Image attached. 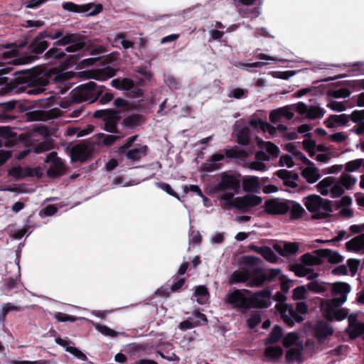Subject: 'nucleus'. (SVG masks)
Returning a JSON list of instances; mask_svg holds the SVG:
<instances>
[{"mask_svg": "<svg viewBox=\"0 0 364 364\" xmlns=\"http://www.w3.org/2000/svg\"><path fill=\"white\" fill-rule=\"evenodd\" d=\"M36 59L33 55H26L16 58L7 62V65L0 68V85H5L3 88L5 92L19 94L26 92L28 95H38L41 93L43 87L46 85L48 80L31 70H16L14 79L9 80L5 75L9 73L13 68L10 65H23L33 62Z\"/></svg>", "mask_w": 364, "mask_h": 364, "instance_id": "f257e3e1", "label": "nucleus"}, {"mask_svg": "<svg viewBox=\"0 0 364 364\" xmlns=\"http://www.w3.org/2000/svg\"><path fill=\"white\" fill-rule=\"evenodd\" d=\"M85 47V37L80 33H67L60 39L53 43V46L46 53L47 60H61L65 58L63 66L65 68L73 67L79 63L78 55H68V53H74Z\"/></svg>", "mask_w": 364, "mask_h": 364, "instance_id": "f03ea898", "label": "nucleus"}, {"mask_svg": "<svg viewBox=\"0 0 364 364\" xmlns=\"http://www.w3.org/2000/svg\"><path fill=\"white\" fill-rule=\"evenodd\" d=\"M244 292L251 294L248 289H235L225 296L226 302L241 314H246L251 309H267L272 304V291L269 288L255 291L250 297Z\"/></svg>", "mask_w": 364, "mask_h": 364, "instance_id": "7ed1b4c3", "label": "nucleus"}, {"mask_svg": "<svg viewBox=\"0 0 364 364\" xmlns=\"http://www.w3.org/2000/svg\"><path fill=\"white\" fill-rule=\"evenodd\" d=\"M105 88L103 85H97L96 82L90 81L77 87L73 95V100L77 103L82 102L92 103L100 97V102L102 105L107 104L113 100L114 94L106 92L102 95Z\"/></svg>", "mask_w": 364, "mask_h": 364, "instance_id": "20e7f679", "label": "nucleus"}, {"mask_svg": "<svg viewBox=\"0 0 364 364\" xmlns=\"http://www.w3.org/2000/svg\"><path fill=\"white\" fill-rule=\"evenodd\" d=\"M357 178L349 173H342L339 179L336 181L333 177H326L320 181V195L326 196L330 189L332 198H339L346 189H350L356 183Z\"/></svg>", "mask_w": 364, "mask_h": 364, "instance_id": "39448f33", "label": "nucleus"}, {"mask_svg": "<svg viewBox=\"0 0 364 364\" xmlns=\"http://www.w3.org/2000/svg\"><path fill=\"white\" fill-rule=\"evenodd\" d=\"M320 311L327 321L320 320V343L333 333V328L331 324L333 320L342 321L348 316V311L346 309L333 308L327 306V304H320Z\"/></svg>", "mask_w": 364, "mask_h": 364, "instance_id": "423d86ee", "label": "nucleus"}, {"mask_svg": "<svg viewBox=\"0 0 364 364\" xmlns=\"http://www.w3.org/2000/svg\"><path fill=\"white\" fill-rule=\"evenodd\" d=\"M274 299L277 301L275 309L280 314V317L289 327H293L295 323H301L304 317L298 314L292 306L285 303L287 296L281 291H277Z\"/></svg>", "mask_w": 364, "mask_h": 364, "instance_id": "0eeeda50", "label": "nucleus"}, {"mask_svg": "<svg viewBox=\"0 0 364 364\" xmlns=\"http://www.w3.org/2000/svg\"><path fill=\"white\" fill-rule=\"evenodd\" d=\"M240 188V179L233 174L223 172L220 174V180L217 184L218 192L223 193L220 198L226 202H231L234 194L239 192Z\"/></svg>", "mask_w": 364, "mask_h": 364, "instance_id": "6e6552de", "label": "nucleus"}, {"mask_svg": "<svg viewBox=\"0 0 364 364\" xmlns=\"http://www.w3.org/2000/svg\"><path fill=\"white\" fill-rule=\"evenodd\" d=\"M93 117L101 119L104 122L103 128L110 133L119 134L117 124L122 119L121 112L113 109L96 110L93 113Z\"/></svg>", "mask_w": 364, "mask_h": 364, "instance_id": "1a4fd4ad", "label": "nucleus"}, {"mask_svg": "<svg viewBox=\"0 0 364 364\" xmlns=\"http://www.w3.org/2000/svg\"><path fill=\"white\" fill-rule=\"evenodd\" d=\"M350 291L351 287L348 283L335 282L331 285L333 298L323 301L320 299V304H327V306L330 305L333 308H338L346 301L348 294Z\"/></svg>", "mask_w": 364, "mask_h": 364, "instance_id": "9d476101", "label": "nucleus"}, {"mask_svg": "<svg viewBox=\"0 0 364 364\" xmlns=\"http://www.w3.org/2000/svg\"><path fill=\"white\" fill-rule=\"evenodd\" d=\"M281 273L279 269H271L265 272L261 267L254 268L250 272V281L247 286L250 287H260L266 282H272Z\"/></svg>", "mask_w": 364, "mask_h": 364, "instance_id": "9b49d317", "label": "nucleus"}, {"mask_svg": "<svg viewBox=\"0 0 364 364\" xmlns=\"http://www.w3.org/2000/svg\"><path fill=\"white\" fill-rule=\"evenodd\" d=\"M289 200L273 198L265 200L264 211L271 215H282L289 212Z\"/></svg>", "mask_w": 364, "mask_h": 364, "instance_id": "f8f14e48", "label": "nucleus"}, {"mask_svg": "<svg viewBox=\"0 0 364 364\" xmlns=\"http://www.w3.org/2000/svg\"><path fill=\"white\" fill-rule=\"evenodd\" d=\"M154 350V346L151 343H133L128 346L127 353L130 359L138 360L142 357L150 355Z\"/></svg>", "mask_w": 364, "mask_h": 364, "instance_id": "ddd939ff", "label": "nucleus"}, {"mask_svg": "<svg viewBox=\"0 0 364 364\" xmlns=\"http://www.w3.org/2000/svg\"><path fill=\"white\" fill-rule=\"evenodd\" d=\"M63 8L68 11L74 12V13H86L89 12L87 16H92L97 15L100 14L102 9L103 6L102 4H95L94 3H88L85 4H76L73 2L68 1L64 2L62 4Z\"/></svg>", "mask_w": 364, "mask_h": 364, "instance_id": "4468645a", "label": "nucleus"}, {"mask_svg": "<svg viewBox=\"0 0 364 364\" xmlns=\"http://www.w3.org/2000/svg\"><path fill=\"white\" fill-rule=\"evenodd\" d=\"M262 202L260 196L255 195H245L242 197H237L234 199L233 205L242 213H247Z\"/></svg>", "mask_w": 364, "mask_h": 364, "instance_id": "2eb2a0df", "label": "nucleus"}, {"mask_svg": "<svg viewBox=\"0 0 364 364\" xmlns=\"http://www.w3.org/2000/svg\"><path fill=\"white\" fill-rule=\"evenodd\" d=\"M92 151L85 143L74 145L70 149V158L73 162L85 163L92 158Z\"/></svg>", "mask_w": 364, "mask_h": 364, "instance_id": "dca6fc26", "label": "nucleus"}, {"mask_svg": "<svg viewBox=\"0 0 364 364\" xmlns=\"http://www.w3.org/2000/svg\"><path fill=\"white\" fill-rule=\"evenodd\" d=\"M16 104V101L0 104V122H9L17 118Z\"/></svg>", "mask_w": 364, "mask_h": 364, "instance_id": "f3484780", "label": "nucleus"}, {"mask_svg": "<svg viewBox=\"0 0 364 364\" xmlns=\"http://www.w3.org/2000/svg\"><path fill=\"white\" fill-rule=\"evenodd\" d=\"M49 46V43L46 41L45 36L39 32L29 43L28 50L35 55L42 54Z\"/></svg>", "mask_w": 364, "mask_h": 364, "instance_id": "a211bd4d", "label": "nucleus"}, {"mask_svg": "<svg viewBox=\"0 0 364 364\" xmlns=\"http://www.w3.org/2000/svg\"><path fill=\"white\" fill-rule=\"evenodd\" d=\"M149 148L146 145L141 146L139 148L127 149L124 152H117L120 157H126L127 159L134 162L138 161L145 156H146Z\"/></svg>", "mask_w": 364, "mask_h": 364, "instance_id": "6ab92c4d", "label": "nucleus"}, {"mask_svg": "<svg viewBox=\"0 0 364 364\" xmlns=\"http://www.w3.org/2000/svg\"><path fill=\"white\" fill-rule=\"evenodd\" d=\"M224 160V154L221 152L213 154L201 166V169L205 172H213L221 168L223 164L220 161Z\"/></svg>", "mask_w": 364, "mask_h": 364, "instance_id": "aec40b11", "label": "nucleus"}, {"mask_svg": "<svg viewBox=\"0 0 364 364\" xmlns=\"http://www.w3.org/2000/svg\"><path fill=\"white\" fill-rule=\"evenodd\" d=\"M280 179L283 180L284 185L287 187L295 188L298 186L296 181L299 179V175L296 173L288 171L287 169H280L274 173Z\"/></svg>", "mask_w": 364, "mask_h": 364, "instance_id": "412c9836", "label": "nucleus"}, {"mask_svg": "<svg viewBox=\"0 0 364 364\" xmlns=\"http://www.w3.org/2000/svg\"><path fill=\"white\" fill-rule=\"evenodd\" d=\"M343 261V257L336 251L320 248V265L325 262L338 264Z\"/></svg>", "mask_w": 364, "mask_h": 364, "instance_id": "4be33fe9", "label": "nucleus"}, {"mask_svg": "<svg viewBox=\"0 0 364 364\" xmlns=\"http://www.w3.org/2000/svg\"><path fill=\"white\" fill-rule=\"evenodd\" d=\"M243 191L246 193H259L260 183L258 177L245 176L242 181Z\"/></svg>", "mask_w": 364, "mask_h": 364, "instance_id": "5701e85b", "label": "nucleus"}, {"mask_svg": "<svg viewBox=\"0 0 364 364\" xmlns=\"http://www.w3.org/2000/svg\"><path fill=\"white\" fill-rule=\"evenodd\" d=\"M68 168L62 159H57L52 163L47 171V176L49 178H57L64 176L67 173Z\"/></svg>", "mask_w": 364, "mask_h": 364, "instance_id": "b1692460", "label": "nucleus"}, {"mask_svg": "<svg viewBox=\"0 0 364 364\" xmlns=\"http://www.w3.org/2000/svg\"><path fill=\"white\" fill-rule=\"evenodd\" d=\"M350 122V116L346 114L330 115L323 122L328 128L345 126Z\"/></svg>", "mask_w": 364, "mask_h": 364, "instance_id": "393cba45", "label": "nucleus"}, {"mask_svg": "<svg viewBox=\"0 0 364 364\" xmlns=\"http://www.w3.org/2000/svg\"><path fill=\"white\" fill-rule=\"evenodd\" d=\"M145 117L139 114H132L122 120V126L126 129H133L145 122Z\"/></svg>", "mask_w": 364, "mask_h": 364, "instance_id": "a878e982", "label": "nucleus"}, {"mask_svg": "<svg viewBox=\"0 0 364 364\" xmlns=\"http://www.w3.org/2000/svg\"><path fill=\"white\" fill-rule=\"evenodd\" d=\"M31 114L36 116V119L37 120H50L56 119L61 115V110L59 108H52L48 110H37Z\"/></svg>", "mask_w": 364, "mask_h": 364, "instance_id": "bb28decb", "label": "nucleus"}, {"mask_svg": "<svg viewBox=\"0 0 364 364\" xmlns=\"http://www.w3.org/2000/svg\"><path fill=\"white\" fill-rule=\"evenodd\" d=\"M283 354V349L279 346H267L264 351V355L267 360L273 363L278 362Z\"/></svg>", "mask_w": 364, "mask_h": 364, "instance_id": "cd10ccee", "label": "nucleus"}, {"mask_svg": "<svg viewBox=\"0 0 364 364\" xmlns=\"http://www.w3.org/2000/svg\"><path fill=\"white\" fill-rule=\"evenodd\" d=\"M117 70L110 67L107 66L101 69L95 70L92 72L91 77L97 80H106L114 77Z\"/></svg>", "mask_w": 364, "mask_h": 364, "instance_id": "c85d7f7f", "label": "nucleus"}, {"mask_svg": "<svg viewBox=\"0 0 364 364\" xmlns=\"http://www.w3.org/2000/svg\"><path fill=\"white\" fill-rule=\"evenodd\" d=\"M304 205L307 210L313 213V218L318 220V196H309L306 198Z\"/></svg>", "mask_w": 364, "mask_h": 364, "instance_id": "c756f323", "label": "nucleus"}, {"mask_svg": "<svg viewBox=\"0 0 364 364\" xmlns=\"http://www.w3.org/2000/svg\"><path fill=\"white\" fill-rule=\"evenodd\" d=\"M348 250L353 252L364 251V233L351 239L346 243Z\"/></svg>", "mask_w": 364, "mask_h": 364, "instance_id": "7c9ffc66", "label": "nucleus"}, {"mask_svg": "<svg viewBox=\"0 0 364 364\" xmlns=\"http://www.w3.org/2000/svg\"><path fill=\"white\" fill-rule=\"evenodd\" d=\"M283 337V329L279 325H275L272 331L269 333V336L266 338L264 344L269 346L278 343Z\"/></svg>", "mask_w": 364, "mask_h": 364, "instance_id": "2f4dec72", "label": "nucleus"}, {"mask_svg": "<svg viewBox=\"0 0 364 364\" xmlns=\"http://www.w3.org/2000/svg\"><path fill=\"white\" fill-rule=\"evenodd\" d=\"M250 281V272L248 270L234 271L230 277V284L245 283Z\"/></svg>", "mask_w": 364, "mask_h": 364, "instance_id": "473e14b6", "label": "nucleus"}, {"mask_svg": "<svg viewBox=\"0 0 364 364\" xmlns=\"http://www.w3.org/2000/svg\"><path fill=\"white\" fill-rule=\"evenodd\" d=\"M333 207L332 201L320 198V220L332 216Z\"/></svg>", "mask_w": 364, "mask_h": 364, "instance_id": "72a5a7b5", "label": "nucleus"}, {"mask_svg": "<svg viewBox=\"0 0 364 364\" xmlns=\"http://www.w3.org/2000/svg\"><path fill=\"white\" fill-rule=\"evenodd\" d=\"M257 144L260 148H265L267 152L272 156L277 157L279 153L277 146L271 141H264L262 139L257 137Z\"/></svg>", "mask_w": 364, "mask_h": 364, "instance_id": "f704fd0d", "label": "nucleus"}, {"mask_svg": "<svg viewBox=\"0 0 364 364\" xmlns=\"http://www.w3.org/2000/svg\"><path fill=\"white\" fill-rule=\"evenodd\" d=\"M286 362L288 364L294 363L295 361H302L301 350L299 348H291L286 352L285 354Z\"/></svg>", "mask_w": 364, "mask_h": 364, "instance_id": "c9c22d12", "label": "nucleus"}, {"mask_svg": "<svg viewBox=\"0 0 364 364\" xmlns=\"http://www.w3.org/2000/svg\"><path fill=\"white\" fill-rule=\"evenodd\" d=\"M289 206H290L289 211L291 220H292L299 219L304 213V209L302 206L294 200H289Z\"/></svg>", "mask_w": 364, "mask_h": 364, "instance_id": "e433bc0d", "label": "nucleus"}, {"mask_svg": "<svg viewBox=\"0 0 364 364\" xmlns=\"http://www.w3.org/2000/svg\"><path fill=\"white\" fill-rule=\"evenodd\" d=\"M41 33L45 36L46 38H49L50 40H58L64 36V31L60 28H54L52 27L47 28L43 31H41Z\"/></svg>", "mask_w": 364, "mask_h": 364, "instance_id": "4c0bfd02", "label": "nucleus"}, {"mask_svg": "<svg viewBox=\"0 0 364 364\" xmlns=\"http://www.w3.org/2000/svg\"><path fill=\"white\" fill-rule=\"evenodd\" d=\"M224 157L226 156L228 159H238L241 157L247 156V153L242 149H239L237 146L231 149H225L222 150Z\"/></svg>", "mask_w": 364, "mask_h": 364, "instance_id": "58836bf2", "label": "nucleus"}, {"mask_svg": "<svg viewBox=\"0 0 364 364\" xmlns=\"http://www.w3.org/2000/svg\"><path fill=\"white\" fill-rule=\"evenodd\" d=\"M112 85L119 90H129L134 87V82L129 78L122 80L115 79L112 80Z\"/></svg>", "mask_w": 364, "mask_h": 364, "instance_id": "ea45409f", "label": "nucleus"}, {"mask_svg": "<svg viewBox=\"0 0 364 364\" xmlns=\"http://www.w3.org/2000/svg\"><path fill=\"white\" fill-rule=\"evenodd\" d=\"M21 308L12 303L4 304L1 308L0 313V321L4 323L8 314L11 311H20Z\"/></svg>", "mask_w": 364, "mask_h": 364, "instance_id": "a19ab883", "label": "nucleus"}, {"mask_svg": "<svg viewBox=\"0 0 364 364\" xmlns=\"http://www.w3.org/2000/svg\"><path fill=\"white\" fill-rule=\"evenodd\" d=\"M31 171V168L23 171L21 166H14L9 170V173L16 179H21L26 176H33Z\"/></svg>", "mask_w": 364, "mask_h": 364, "instance_id": "79ce46f5", "label": "nucleus"}, {"mask_svg": "<svg viewBox=\"0 0 364 364\" xmlns=\"http://www.w3.org/2000/svg\"><path fill=\"white\" fill-rule=\"evenodd\" d=\"M250 141L249 128L246 127H242L237 134V142L242 146H246L249 144Z\"/></svg>", "mask_w": 364, "mask_h": 364, "instance_id": "37998d69", "label": "nucleus"}, {"mask_svg": "<svg viewBox=\"0 0 364 364\" xmlns=\"http://www.w3.org/2000/svg\"><path fill=\"white\" fill-rule=\"evenodd\" d=\"M301 175L309 183H314L318 179V173L316 170L311 167L303 169Z\"/></svg>", "mask_w": 364, "mask_h": 364, "instance_id": "c03bdc74", "label": "nucleus"}, {"mask_svg": "<svg viewBox=\"0 0 364 364\" xmlns=\"http://www.w3.org/2000/svg\"><path fill=\"white\" fill-rule=\"evenodd\" d=\"M262 321V315L259 311H252L250 314V316L247 320V326L253 329Z\"/></svg>", "mask_w": 364, "mask_h": 364, "instance_id": "a18cd8bd", "label": "nucleus"}, {"mask_svg": "<svg viewBox=\"0 0 364 364\" xmlns=\"http://www.w3.org/2000/svg\"><path fill=\"white\" fill-rule=\"evenodd\" d=\"M194 296L198 297L197 301L203 304L205 303V297L209 295L208 288L204 285H199L196 287Z\"/></svg>", "mask_w": 364, "mask_h": 364, "instance_id": "49530a36", "label": "nucleus"}, {"mask_svg": "<svg viewBox=\"0 0 364 364\" xmlns=\"http://www.w3.org/2000/svg\"><path fill=\"white\" fill-rule=\"evenodd\" d=\"M277 250L282 256L293 255L298 252L299 245L296 242H286L284 249H281L280 250L277 249Z\"/></svg>", "mask_w": 364, "mask_h": 364, "instance_id": "de8ad7c7", "label": "nucleus"}, {"mask_svg": "<svg viewBox=\"0 0 364 364\" xmlns=\"http://www.w3.org/2000/svg\"><path fill=\"white\" fill-rule=\"evenodd\" d=\"M314 253L317 255V257H314L310 253L303 255L301 257L302 264L307 266L318 264V250H316Z\"/></svg>", "mask_w": 364, "mask_h": 364, "instance_id": "09e8293b", "label": "nucleus"}, {"mask_svg": "<svg viewBox=\"0 0 364 364\" xmlns=\"http://www.w3.org/2000/svg\"><path fill=\"white\" fill-rule=\"evenodd\" d=\"M348 332L349 333L350 337L351 338H355L363 335L364 339V323H358L355 325H353V327H350V329L347 328Z\"/></svg>", "mask_w": 364, "mask_h": 364, "instance_id": "8fccbe9b", "label": "nucleus"}, {"mask_svg": "<svg viewBox=\"0 0 364 364\" xmlns=\"http://www.w3.org/2000/svg\"><path fill=\"white\" fill-rule=\"evenodd\" d=\"M96 330L100 332L102 335L111 338H115L118 336V333L114 330L109 328L107 326L101 325L100 323H95L94 325Z\"/></svg>", "mask_w": 364, "mask_h": 364, "instance_id": "3c124183", "label": "nucleus"}, {"mask_svg": "<svg viewBox=\"0 0 364 364\" xmlns=\"http://www.w3.org/2000/svg\"><path fill=\"white\" fill-rule=\"evenodd\" d=\"M261 255L264 259L272 263L277 262L278 259L276 253L268 246H264Z\"/></svg>", "mask_w": 364, "mask_h": 364, "instance_id": "603ef678", "label": "nucleus"}, {"mask_svg": "<svg viewBox=\"0 0 364 364\" xmlns=\"http://www.w3.org/2000/svg\"><path fill=\"white\" fill-rule=\"evenodd\" d=\"M299 339V334L297 332H291L287 333L283 338V345L285 348H289L297 342Z\"/></svg>", "mask_w": 364, "mask_h": 364, "instance_id": "864d4df0", "label": "nucleus"}, {"mask_svg": "<svg viewBox=\"0 0 364 364\" xmlns=\"http://www.w3.org/2000/svg\"><path fill=\"white\" fill-rule=\"evenodd\" d=\"M114 105L117 108L122 109L124 111H129L134 108V106L132 103L120 97L116 98L114 100Z\"/></svg>", "mask_w": 364, "mask_h": 364, "instance_id": "5fc2aeb1", "label": "nucleus"}, {"mask_svg": "<svg viewBox=\"0 0 364 364\" xmlns=\"http://www.w3.org/2000/svg\"><path fill=\"white\" fill-rule=\"evenodd\" d=\"M164 82L171 90H178L181 87V80L173 75H168L164 80Z\"/></svg>", "mask_w": 364, "mask_h": 364, "instance_id": "6e6d98bb", "label": "nucleus"}, {"mask_svg": "<svg viewBox=\"0 0 364 364\" xmlns=\"http://www.w3.org/2000/svg\"><path fill=\"white\" fill-rule=\"evenodd\" d=\"M290 269L295 273L297 277H305L308 275L309 270L301 264L291 265Z\"/></svg>", "mask_w": 364, "mask_h": 364, "instance_id": "4d7b16f0", "label": "nucleus"}, {"mask_svg": "<svg viewBox=\"0 0 364 364\" xmlns=\"http://www.w3.org/2000/svg\"><path fill=\"white\" fill-rule=\"evenodd\" d=\"M327 107L337 112L344 111L346 108L345 102H338L335 100H331L327 104Z\"/></svg>", "mask_w": 364, "mask_h": 364, "instance_id": "13d9d810", "label": "nucleus"}, {"mask_svg": "<svg viewBox=\"0 0 364 364\" xmlns=\"http://www.w3.org/2000/svg\"><path fill=\"white\" fill-rule=\"evenodd\" d=\"M17 134L10 127L0 126V136L9 139L16 137Z\"/></svg>", "mask_w": 364, "mask_h": 364, "instance_id": "bf43d9fd", "label": "nucleus"}, {"mask_svg": "<svg viewBox=\"0 0 364 364\" xmlns=\"http://www.w3.org/2000/svg\"><path fill=\"white\" fill-rule=\"evenodd\" d=\"M350 95V92L349 89L346 87H342L336 90H333L330 92V96L333 98H346L349 97Z\"/></svg>", "mask_w": 364, "mask_h": 364, "instance_id": "052dcab7", "label": "nucleus"}, {"mask_svg": "<svg viewBox=\"0 0 364 364\" xmlns=\"http://www.w3.org/2000/svg\"><path fill=\"white\" fill-rule=\"evenodd\" d=\"M265 65H267V63H264V62H255V63H245L239 62L236 65V66L242 70H250V69L252 68H262L263 66H264Z\"/></svg>", "mask_w": 364, "mask_h": 364, "instance_id": "680f3d73", "label": "nucleus"}, {"mask_svg": "<svg viewBox=\"0 0 364 364\" xmlns=\"http://www.w3.org/2000/svg\"><path fill=\"white\" fill-rule=\"evenodd\" d=\"M54 317L59 322H75L78 319V318L75 316L68 315L62 312L56 313Z\"/></svg>", "mask_w": 364, "mask_h": 364, "instance_id": "e2e57ef3", "label": "nucleus"}, {"mask_svg": "<svg viewBox=\"0 0 364 364\" xmlns=\"http://www.w3.org/2000/svg\"><path fill=\"white\" fill-rule=\"evenodd\" d=\"M306 289L304 286H299L293 290L292 298L294 300L306 299Z\"/></svg>", "mask_w": 364, "mask_h": 364, "instance_id": "0e129e2a", "label": "nucleus"}, {"mask_svg": "<svg viewBox=\"0 0 364 364\" xmlns=\"http://www.w3.org/2000/svg\"><path fill=\"white\" fill-rule=\"evenodd\" d=\"M242 263L248 267H254L261 262V259L255 256H243L242 257Z\"/></svg>", "mask_w": 364, "mask_h": 364, "instance_id": "69168bd1", "label": "nucleus"}, {"mask_svg": "<svg viewBox=\"0 0 364 364\" xmlns=\"http://www.w3.org/2000/svg\"><path fill=\"white\" fill-rule=\"evenodd\" d=\"M125 37V33H119L116 36L115 41H117V40H121V44L124 49H129L130 48H132L134 44V42L129 40H126Z\"/></svg>", "mask_w": 364, "mask_h": 364, "instance_id": "338daca9", "label": "nucleus"}, {"mask_svg": "<svg viewBox=\"0 0 364 364\" xmlns=\"http://www.w3.org/2000/svg\"><path fill=\"white\" fill-rule=\"evenodd\" d=\"M157 186L159 188L164 191L165 192H166L170 196L177 198L178 200L180 199L179 196L172 189V188L168 183L164 182H159L157 183Z\"/></svg>", "mask_w": 364, "mask_h": 364, "instance_id": "774afa93", "label": "nucleus"}]
</instances>
